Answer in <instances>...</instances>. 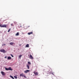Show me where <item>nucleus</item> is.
I'll return each instance as SVG.
<instances>
[{"label": "nucleus", "mask_w": 79, "mask_h": 79, "mask_svg": "<svg viewBox=\"0 0 79 79\" xmlns=\"http://www.w3.org/2000/svg\"><path fill=\"white\" fill-rule=\"evenodd\" d=\"M6 70V71H8V70H10V71H13V69L11 67H9V68H7L6 67L5 68Z\"/></svg>", "instance_id": "nucleus-1"}, {"label": "nucleus", "mask_w": 79, "mask_h": 79, "mask_svg": "<svg viewBox=\"0 0 79 79\" xmlns=\"http://www.w3.org/2000/svg\"><path fill=\"white\" fill-rule=\"evenodd\" d=\"M1 73L2 74V76H5V72H4L3 71H1Z\"/></svg>", "instance_id": "nucleus-2"}, {"label": "nucleus", "mask_w": 79, "mask_h": 79, "mask_svg": "<svg viewBox=\"0 0 79 79\" xmlns=\"http://www.w3.org/2000/svg\"><path fill=\"white\" fill-rule=\"evenodd\" d=\"M33 73H34L35 75H36V76H38V75H39V74H38V72H35V71H34Z\"/></svg>", "instance_id": "nucleus-3"}, {"label": "nucleus", "mask_w": 79, "mask_h": 79, "mask_svg": "<svg viewBox=\"0 0 79 79\" xmlns=\"http://www.w3.org/2000/svg\"><path fill=\"white\" fill-rule=\"evenodd\" d=\"M1 52H3V53H5V50L4 49H1L0 50Z\"/></svg>", "instance_id": "nucleus-4"}, {"label": "nucleus", "mask_w": 79, "mask_h": 79, "mask_svg": "<svg viewBox=\"0 0 79 79\" xmlns=\"http://www.w3.org/2000/svg\"><path fill=\"white\" fill-rule=\"evenodd\" d=\"M30 71V70H27L26 71H24V73H28V72H29Z\"/></svg>", "instance_id": "nucleus-5"}, {"label": "nucleus", "mask_w": 79, "mask_h": 79, "mask_svg": "<svg viewBox=\"0 0 79 79\" xmlns=\"http://www.w3.org/2000/svg\"><path fill=\"white\" fill-rule=\"evenodd\" d=\"M33 34V32H32L28 33V35H31V34Z\"/></svg>", "instance_id": "nucleus-6"}, {"label": "nucleus", "mask_w": 79, "mask_h": 79, "mask_svg": "<svg viewBox=\"0 0 79 79\" xmlns=\"http://www.w3.org/2000/svg\"><path fill=\"white\" fill-rule=\"evenodd\" d=\"M30 58L31 59H33V58H34L31 55H30Z\"/></svg>", "instance_id": "nucleus-7"}, {"label": "nucleus", "mask_w": 79, "mask_h": 79, "mask_svg": "<svg viewBox=\"0 0 79 79\" xmlns=\"http://www.w3.org/2000/svg\"><path fill=\"white\" fill-rule=\"evenodd\" d=\"M6 25L4 24L2 25V27H6Z\"/></svg>", "instance_id": "nucleus-8"}, {"label": "nucleus", "mask_w": 79, "mask_h": 79, "mask_svg": "<svg viewBox=\"0 0 79 79\" xmlns=\"http://www.w3.org/2000/svg\"><path fill=\"white\" fill-rule=\"evenodd\" d=\"M24 75V74L23 73H22L20 75V76H22V77H23Z\"/></svg>", "instance_id": "nucleus-9"}, {"label": "nucleus", "mask_w": 79, "mask_h": 79, "mask_svg": "<svg viewBox=\"0 0 79 79\" xmlns=\"http://www.w3.org/2000/svg\"><path fill=\"white\" fill-rule=\"evenodd\" d=\"M8 60H11V57L10 56H8L7 58Z\"/></svg>", "instance_id": "nucleus-10"}, {"label": "nucleus", "mask_w": 79, "mask_h": 79, "mask_svg": "<svg viewBox=\"0 0 79 79\" xmlns=\"http://www.w3.org/2000/svg\"><path fill=\"white\" fill-rule=\"evenodd\" d=\"M27 67L28 68V69H29V65L27 64Z\"/></svg>", "instance_id": "nucleus-11"}, {"label": "nucleus", "mask_w": 79, "mask_h": 79, "mask_svg": "<svg viewBox=\"0 0 79 79\" xmlns=\"http://www.w3.org/2000/svg\"><path fill=\"white\" fill-rule=\"evenodd\" d=\"M10 77H11V78H12V79H15V78H14V77H13L11 75H10Z\"/></svg>", "instance_id": "nucleus-12"}, {"label": "nucleus", "mask_w": 79, "mask_h": 79, "mask_svg": "<svg viewBox=\"0 0 79 79\" xmlns=\"http://www.w3.org/2000/svg\"><path fill=\"white\" fill-rule=\"evenodd\" d=\"M19 35V32H17L15 35L16 36H18V35Z\"/></svg>", "instance_id": "nucleus-13"}, {"label": "nucleus", "mask_w": 79, "mask_h": 79, "mask_svg": "<svg viewBox=\"0 0 79 79\" xmlns=\"http://www.w3.org/2000/svg\"><path fill=\"white\" fill-rule=\"evenodd\" d=\"M22 56V55H20L19 56V58H21Z\"/></svg>", "instance_id": "nucleus-14"}, {"label": "nucleus", "mask_w": 79, "mask_h": 79, "mask_svg": "<svg viewBox=\"0 0 79 79\" xmlns=\"http://www.w3.org/2000/svg\"><path fill=\"white\" fill-rule=\"evenodd\" d=\"M0 27H3V25L1 24L0 23Z\"/></svg>", "instance_id": "nucleus-15"}, {"label": "nucleus", "mask_w": 79, "mask_h": 79, "mask_svg": "<svg viewBox=\"0 0 79 79\" xmlns=\"http://www.w3.org/2000/svg\"><path fill=\"white\" fill-rule=\"evenodd\" d=\"M10 45H13V44H14V43H13V42H11L10 43Z\"/></svg>", "instance_id": "nucleus-16"}, {"label": "nucleus", "mask_w": 79, "mask_h": 79, "mask_svg": "<svg viewBox=\"0 0 79 79\" xmlns=\"http://www.w3.org/2000/svg\"><path fill=\"white\" fill-rule=\"evenodd\" d=\"M29 44H27L26 45V47H29Z\"/></svg>", "instance_id": "nucleus-17"}, {"label": "nucleus", "mask_w": 79, "mask_h": 79, "mask_svg": "<svg viewBox=\"0 0 79 79\" xmlns=\"http://www.w3.org/2000/svg\"><path fill=\"white\" fill-rule=\"evenodd\" d=\"M28 64H31V62H29V61H28Z\"/></svg>", "instance_id": "nucleus-18"}, {"label": "nucleus", "mask_w": 79, "mask_h": 79, "mask_svg": "<svg viewBox=\"0 0 79 79\" xmlns=\"http://www.w3.org/2000/svg\"><path fill=\"white\" fill-rule=\"evenodd\" d=\"M10 30H11V29H9L8 30V32H10Z\"/></svg>", "instance_id": "nucleus-19"}, {"label": "nucleus", "mask_w": 79, "mask_h": 79, "mask_svg": "<svg viewBox=\"0 0 79 79\" xmlns=\"http://www.w3.org/2000/svg\"><path fill=\"white\" fill-rule=\"evenodd\" d=\"M5 45H6V44H2V46L3 47V46H5Z\"/></svg>", "instance_id": "nucleus-20"}, {"label": "nucleus", "mask_w": 79, "mask_h": 79, "mask_svg": "<svg viewBox=\"0 0 79 79\" xmlns=\"http://www.w3.org/2000/svg\"><path fill=\"white\" fill-rule=\"evenodd\" d=\"M14 77L15 78V79H18V77H17L16 76H15Z\"/></svg>", "instance_id": "nucleus-21"}, {"label": "nucleus", "mask_w": 79, "mask_h": 79, "mask_svg": "<svg viewBox=\"0 0 79 79\" xmlns=\"http://www.w3.org/2000/svg\"><path fill=\"white\" fill-rule=\"evenodd\" d=\"M11 26H14V25H13V23H11Z\"/></svg>", "instance_id": "nucleus-22"}, {"label": "nucleus", "mask_w": 79, "mask_h": 79, "mask_svg": "<svg viewBox=\"0 0 79 79\" xmlns=\"http://www.w3.org/2000/svg\"><path fill=\"white\" fill-rule=\"evenodd\" d=\"M23 77H25V78H27V77H26V76L25 75L23 76Z\"/></svg>", "instance_id": "nucleus-23"}, {"label": "nucleus", "mask_w": 79, "mask_h": 79, "mask_svg": "<svg viewBox=\"0 0 79 79\" xmlns=\"http://www.w3.org/2000/svg\"><path fill=\"white\" fill-rule=\"evenodd\" d=\"M11 56H12V57H14L13 56V55H11Z\"/></svg>", "instance_id": "nucleus-24"}, {"label": "nucleus", "mask_w": 79, "mask_h": 79, "mask_svg": "<svg viewBox=\"0 0 79 79\" xmlns=\"http://www.w3.org/2000/svg\"><path fill=\"white\" fill-rule=\"evenodd\" d=\"M5 58H6V56L5 57Z\"/></svg>", "instance_id": "nucleus-25"}, {"label": "nucleus", "mask_w": 79, "mask_h": 79, "mask_svg": "<svg viewBox=\"0 0 79 79\" xmlns=\"http://www.w3.org/2000/svg\"><path fill=\"white\" fill-rule=\"evenodd\" d=\"M21 44L19 45V46H21Z\"/></svg>", "instance_id": "nucleus-26"}]
</instances>
